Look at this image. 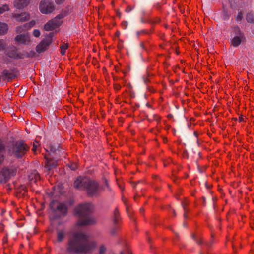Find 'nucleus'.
I'll list each match as a JSON object with an SVG mask.
<instances>
[{
  "mask_svg": "<svg viewBox=\"0 0 254 254\" xmlns=\"http://www.w3.org/2000/svg\"><path fill=\"white\" fill-rule=\"evenodd\" d=\"M94 241L88 240L87 235L82 232L73 233L69 238L67 250L70 253L88 254L96 247Z\"/></svg>",
  "mask_w": 254,
  "mask_h": 254,
  "instance_id": "nucleus-1",
  "label": "nucleus"
},
{
  "mask_svg": "<svg viewBox=\"0 0 254 254\" xmlns=\"http://www.w3.org/2000/svg\"><path fill=\"white\" fill-rule=\"evenodd\" d=\"M93 209V206L91 203L81 204L76 209V213L79 217L77 222L79 226L90 225L95 223V219L90 215Z\"/></svg>",
  "mask_w": 254,
  "mask_h": 254,
  "instance_id": "nucleus-2",
  "label": "nucleus"
},
{
  "mask_svg": "<svg viewBox=\"0 0 254 254\" xmlns=\"http://www.w3.org/2000/svg\"><path fill=\"white\" fill-rule=\"evenodd\" d=\"M245 39L244 34L241 31L239 28L235 27L231 34V43L233 46H239Z\"/></svg>",
  "mask_w": 254,
  "mask_h": 254,
  "instance_id": "nucleus-3",
  "label": "nucleus"
},
{
  "mask_svg": "<svg viewBox=\"0 0 254 254\" xmlns=\"http://www.w3.org/2000/svg\"><path fill=\"white\" fill-rule=\"evenodd\" d=\"M39 10L43 14H50L55 9V5L51 0H41L39 3Z\"/></svg>",
  "mask_w": 254,
  "mask_h": 254,
  "instance_id": "nucleus-4",
  "label": "nucleus"
},
{
  "mask_svg": "<svg viewBox=\"0 0 254 254\" xmlns=\"http://www.w3.org/2000/svg\"><path fill=\"white\" fill-rule=\"evenodd\" d=\"M105 190V188H99L98 183L90 179H88L84 190H86L88 195L91 196L98 194L101 190Z\"/></svg>",
  "mask_w": 254,
  "mask_h": 254,
  "instance_id": "nucleus-5",
  "label": "nucleus"
},
{
  "mask_svg": "<svg viewBox=\"0 0 254 254\" xmlns=\"http://www.w3.org/2000/svg\"><path fill=\"white\" fill-rule=\"evenodd\" d=\"M54 33H50L36 47V51L40 53L46 50L52 42Z\"/></svg>",
  "mask_w": 254,
  "mask_h": 254,
  "instance_id": "nucleus-6",
  "label": "nucleus"
},
{
  "mask_svg": "<svg viewBox=\"0 0 254 254\" xmlns=\"http://www.w3.org/2000/svg\"><path fill=\"white\" fill-rule=\"evenodd\" d=\"M27 150L28 147L23 142H17L12 149V154L17 157H22Z\"/></svg>",
  "mask_w": 254,
  "mask_h": 254,
  "instance_id": "nucleus-7",
  "label": "nucleus"
},
{
  "mask_svg": "<svg viewBox=\"0 0 254 254\" xmlns=\"http://www.w3.org/2000/svg\"><path fill=\"white\" fill-rule=\"evenodd\" d=\"M50 206L53 211L59 213L60 215H65L67 212L66 206L64 204L60 203L57 201H52Z\"/></svg>",
  "mask_w": 254,
  "mask_h": 254,
  "instance_id": "nucleus-8",
  "label": "nucleus"
},
{
  "mask_svg": "<svg viewBox=\"0 0 254 254\" xmlns=\"http://www.w3.org/2000/svg\"><path fill=\"white\" fill-rule=\"evenodd\" d=\"M62 16L59 15L48 21L44 25V29L46 31H51L59 27L62 23L60 20Z\"/></svg>",
  "mask_w": 254,
  "mask_h": 254,
  "instance_id": "nucleus-9",
  "label": "nucleus"
},
{
  "mask_svg": "<svg viewBox=\"0 0 254 254\" xmlns=\"http://www.w3.org/2000/svg\"><path fill=\"white\" fill-rule=\"evenodd\" d=\"M15 40L19 44L25 45H31L33 40L28 34H22L17 35Z\"/></svg>",
  "mask_w": 254,
  "mask_h": 254,
  "instance_id": "nucleus-10",
  "label": "nucleus"
},
{
  "mask_svg": "<svg viewBox=\"0 0 254 254\" xmlns=\"http://www.w3.org/2000/svg\"><path fill=\"white\" fill-rule=\"evenodd\" d=\"M12 17L18 22H24L30 19V14L28 12H22L20 13L13 14Z\"/></svg>",
  "mask_w": 254,
  "mask_h": 254,
  "instance_id": "nucleus-11",
  "label": "nucleus"
},
{
  "mask_svg": "<svg viewBox=\"0 0 254 254\" xmlns=\"http://www.w3.org/2000/svg\"><path fill=\"white\" fill-rule=\"evenodd\" d=\"M88 178L79 177L75 181L74 183V187L80 190H84L87 183L88 182Z\"/></svg>",
  "mask_w": 254,
  "mask_h": 254,
  "instance_id": "nucleus-12",
  "label": "nucleus"
},
{
  "mask_svg": "<svg viewBox=\"0 0 254 254\" xmlns=\"http://www.w3.org/2000/svg\"><path fill=\"white\" fill-rule=\"evenodd\" d=\"M31 0H14L13 6L17 9H23L29 4Z\"/></svg>",
  "mask_w": 254,
  "mask_h": 254,
  "instance_id": "nucleus-13",
  "label": "nucleus"
},
{
  "mask_svg": "<svg viewBox=\"0 0 254 254\" xmlns=\"http://www.w3.org/2000/svg\"><path fill=\"white\" fill-rule=\"evenodd\" d=\"M57 165L56 162L51 160L48 159L47 158H46V161L45 163V167L48 170H50L53 168H54Z\"/></svg>",
  "mask_w": 254,
  "mask_h": 254,
  "instance_id": "nucleus-14",
  "label": "nucleus"
},
{
  "mask_svg": "<svg viewBox=\"0 0 254 254\" xmlns=\"http://www.w3.org/2000/svg\"><path fill=\"white\" fill-rule=\"evenodd\" d=\"M8 29V25L4 22L0 21V35L5 34Z\"/></svg>",
  "mask_w": 254,
  "mask_h": 254,
  "instance_id": "nucleus-15",
  "label": "nucleus"
},
{
  "mask_svg": "<svg viewBox=\"0 0 254 254\" xmlns=\"http://www.w3.org/2000/svg\"><path fill=\"white\" fill-rule=\"evenodd\" d=\"M4 148V145L0 140V163H1L4 159V155L5 153Z\"/></svg>",
  "mask_w": 254,
  "mask_h": 254,
  "instance_id": "nucleus-16",
  "label": "nucleus"
},
{
  "mask_svg": "<svg viewBox=\"0 0 254 254\" xmlns=\"http://www.w3.org/2000/svg\"><path fill=\"white\" fill-rule=\"evenodd\" d=\"M2 173L5 179H7L8 177H10L11 176H13L15 174L14 171L11 172L9 169L7 168L3 169Z\"/></svg>",
  "mask_w": 254,
  "mask_h": 254,
  "instance_id": "nucleus-17",
  "label": "nucleus"
},
{
  "mask_svg": "<svg viewBox=\"0 0 254 254\" xmlns=\"http://www.w3.org/2000/svg\"><path fill=\"white\" fill-rule=\"evenodd\" d=\"M10 10L9 5L7 4H4L0 6V14L4 13L5 12Z\"/></svg>",
  "mask_w": 254,
  "mask_h": 254,
  "instance_id": "nucleus-18",
  "label": "nucleus"
},
{
  "mask_svg": "<svg viewBox=\"0 0 254 254\" xmlns=\"http://www.w3.org/2000/svg\"><path fill=\"white\" fill-rule=\"evenodd\" d=\"M65 237V232L63 231H59L57 234V240L59 242H61L63 240Z\"/></svg>",
  "mask_w": 254,
  "mask_h": 254,
  "instance_id": "nucleus-19",
  "label": "nucleus"
},
{
  "mask_svg": "<svg viewBox=\"0 0 254 254\" xmlns=\"http://www.w3.org/2000/svg\"><path fill=\"white\" fill-rule=\"evenodd\" d=\"M26 30H28V29H27V27L25 26V24L22 25L18 26L16 27V32L17 33H20Z\"/></svg>",
  "mask_w": 254,
  "mask_h": 254,
  "instance_id": "nucleus-20",
  "label": "nucleus"
},
{
  "mask_svg": "<svg viewBox=\"0 0 254 254\" xmlns=\"http://www.w3.org/2000/svg\"><path fill=\"white\" fill-rule=\"evenodd\" d=\"M246 19L248 22L252 23L254 22V16L251 13H249L246 16Z\"/></svg>",
  "mask_w": 254,
  "mask_h": 254,
  "instance_id": "nucleus-21",
  "label": "nucleus"
},
{
  "mask_svg": "<svg viewBox=\"0 0 254 254\" xmlns=\"http://www.w3.org/2000/svg\"><path fill=\"white\" fill-rule=\"evenodd\" d=\"M67 47H68L67 44L63 45L62 46H61V53L62 55H64L65 54L66 49L67 48Z\"/></svg>",
  "mask_w": 254,
  "mask_h": 254,
  "instance_id": "nucleus-22",
  "label": "nucleus"
},
{
  "mask_svg": "<svg viewBox=\"0 0 254 254\" xmlns=\"http://www.w3.org/2000/svg\"><path fill=\"white\" fill-rule=\"evenodd\" d=\"M36 24V22L35 20H32L30 21L29 22L25 24V26L27 27V29H29L32 27H33L34 25H35Z\"/></svg>",
  "mask_w": 254,
  "mask_h": 254,
  "instance_id": "nucleus-23",
  "label": "nucleus"
},
{
  "mask_svg": "<svg viewBox=\"0 0 254 254\" xmlns=\"http://www.w3.org/2000/svg\"><path fill=\"white\" fill-rule=\"evenodd\" d=\"M33 35L35 37H39L41 35V32L38 29H34L33 31Z\"/></svg>",
  "mask_w": 254,
  "mask_h": 254,
  "instance_id": "nucleus-24",
  "label": "nucleus"
},
{
  "mask_svg": "<svg viewBox=\"0 0 254 254\" xmlns=\"http://www.w3.org/2000/svg\"><path fill=\"white\" fill-rule=\"evenodd\" d=\"M6 44L3 40H0V50H4L5 48Z\"/></svg>",
  "mask_w": 254,
  "mask_h": 254,
  "instance_id": "nucleus-25",
  "label": "nucleus"
},
{
  "mask_svg": "<svg viewBox=\"0 0 254 254\" xmlns=\"http://www.w3.org/2000/svg\"><path fill=\"white\" fill-rule=\"evenodd\" d=\"M38 146H39V143H38V142L36 140V143H34V144H33V148H32V151H33L34 153H36V151L38 150Z\"/></svg>",
  "mask_w": 254,
  "mask_h": 254,
  "instance_id": "nucleus-26",
  "label": "nucleus"
},
{
  "mask_svg": "<svg viewBox=\"0 0 254 254\" xmlns=\"http://www.w3.org/2000/svg\"><path fill=\"white\" fill-rule=\"evenodd\" d=\"M68 166L72 170H75L77 168V164L75 163H72L71 164L68 165Z\"/></svg>",
  "mask_w": 254,
  "mask_h": 254,
  "instance_id": "nucleus-27",
  "label": "nucleus"
},
{
  "mask_svg": "<svg viewBox=\"0 0 254 254\" xmlns=\"http://www.w3.org/2000/svg\"><path fill=\"white\" fill-rule=\"evenodd\" d=\"M243 17V14L241 12H239L236 17V20L237 21H240L242 19Z\"/></svg>",
  "mask_w": 254,
  "mask_h": 254,
  "instance_id": "nucleus-28",
  "label": "nucleus"
},
{
  "mask_svg": "<svg viewBox=\"0 0 254 254\" xmlns=\"http://www.w3.org/2000/svg\"><path fill=\"white\" fill-rule=\"evenodd\" d=\"M117 231V228H113L111 229L110 233H111V235H114L116 234Z\"/></svg>",
  "mask_w": 254,
  "mask_h": 254,
  "instance_id": "nucleus-29",
  "label": "nucleus"
},
{
  "mask_svg": "<svg viewBox=\"0 0 254 254\" xmlns=\"http://www.w3.org/2000/svg\"><path fill=\"white\" fill-rule=\"evenodd\" d=\"M65 0H55V2L57 4L60 5L63 3Z\"/></svg>",
  "mask_w": 254,
  "mask_h": 254,
  "instance_id": "nucleus-30",
  "label": "nucleus"
},
{
  "mask_svg": "<svg viewBox=\"0 0 254 254\" xmlns=\"http://www.w3.org/2000/svg\"><path fill=\"white\" fill-rule=\"evenodd\" d=\"M127 21H124L122 22V26L124 29H126L127 26Z\"/></svg>",
  "mask_w": 254,
  "mask_h": 254,
  "instance_id": "nucleus-31",
  "label": "nucleus"
},
{
  "mask_svg": "<svg viewBox=\"0 0 254 254\" xmlns=\"http://www.w3.org/2000/svg\"><path fill=\"white\" fill-rule=\"evenodd\" d=\"M121 254H131V253L129 251H127L126 252H122Z\"/></svg>",
  "mask_w": 254,
  "mask_h": 254,
  "instance_id": "nucleus-32",
  "label": "nucleus"
},
{
  "mask_svg": "<svg viewBox=\"0 0 254 254\" xmlns=\"http://www.w3.org/2000/svg\"><path fill=\"white\" fill-rule=\"evenodd\" d=\"M9 56L11 57H12V58H17V55H9Z\"/></svg>",
  "mask_w": 254,
  "mask_h": 254,
  "instance_id": "nucleus-33",
  "label": "nucleus"
},
{
  "mask_svg": "<svg viewBox=\"0 0 254 254\" xmlns=\"http://www.w3.org/2000/svg\"><path fill=\"white\" fill-rule=\"evenodd\" d=\"M131 10V8H129V7H128V8H127V9H126V11H127V12H130Z\"/></svg>",
  "mask_w": 254,
  "mask_h": 254,
  "instance_id": "nucleus-34",
  "label": "nucleus"
},
{
  "mask_svg": "<svg viewBox=\"0 0 254 254\" xmlns=\"http://www.w3.org/2000/svg\"><path fill=\"white\" fill-rule=\"evenodd\" d=\"M184 217L186 218L187 217V215L186 214V213H184Z\"/></svg>",
  "mask_w": 254,
  "mask_h": 254,
  "instance_id": "nucleus-35",
  "label": "nucleus"
},
{
  "mask_svg": "<svg viewBox=\"0 0 254 254\" xmlns=\"http://www.w3.org/2000/svg\"><path fill=\"white\" fill-rule=\"evenodd\" d=\"M105 184H106V187L108 188V185H107V181H105Z\"/></svg>",
  "mask_w": 254,
  "mask_h": 254,
  "instance_id": "nucleus-36",
  "label": "nucleus"
},
{
  "mask_svg": "<svg viewBox=\"0 0 254 254\" xmlns=\"http://www.w3.org/2000/svg\"><path fill=\"white\" fill-rule=\"evenodd\" d=\"M228 18V16H226V17H225V19H226V18Z\"/></svg>",
  "mask_w": 254,
  "mask_h": 254,
  "instance_id": "nucleus-37",
  "label": "nucleus"
},
{
  "mask_svg": "<svg viewBox=\"0 0 254 254\" xmlns=\"http://www.w3.org/2000/svg\"><path fill=\"white\" fill-rule=\"evenodd\" d=\"M52 151H54V150L53 149H51Z\"/></svg>",
  "mask_w": 254,
  "mask_h": 254,
  "instance_id": "nucleus-38",
  "label": "nucleus"
},
{
  "mask_svg": "<svg viewBox=\"0 0 254 254\" xmlns=\"http://www.w3.org/2000/svg\"><path fill=\"white\" fill-rule=\"evenodd\" d=\"M39 177V175H37V176L36 177ZM36 179H37V178H36Z\"/></svg>",
  "mask_w": 254,
  "mask_h": 254,
  "instance_id": "nucleus-39",
  "label": "nucleus"
}]
</instances>
